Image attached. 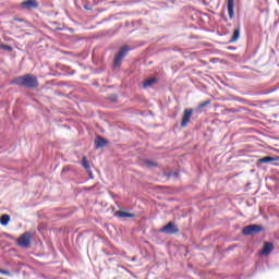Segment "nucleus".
Returning <instances> with one entry per match:
<instances>
[{
  "instance_id": "aec40b11",
  "label": "nucleus",
  "mask_w": 279,
  "mask_h": 279,
  "mask_svg": "<svg viewBox=\"0 0 279 279\" xmlns=\"http://www.w3.org/2000/svg\"><path fill=\"white\" fill-rule=\"evenodd\" d=\"M210 104V100H207L198 106V108H206Z\"/></svg>"
},
{
  "instance_id": "7ed1b4c3",
  "label": "nucleus",
  "mask_w": 279,
  "mask_h": 279,
  "mask_svg": "<svg viewBox=\"0 0 279 279\" xmlns=\"http://www.w3.org/2000/svg\"><path fill=\"white\" fill-rule=\"evenodd\" d=\"M263 231V227L259 225H250L242 229V234L244 236H251L252 234H258V232Z\"/></svg>"
},
{
  "instance_id": "a211bd4d",
  "label": "nucleus",
  "mask_w": 279,
  "mask_h": 279,
  "mask_svg": "<svg viewBox=\"0 0 279 279\" xmlns=\"http://www.w3.org/2000/svg\"><path fill=\"white\" fill-rule=\"evenodd\" d=\"M0 49H3L4 51H12V47L9 45L0 44Z\"/></svg>"
},
{
  "instance_id": "dca6fc26",
  "label": "nucleus",
  "mask_w": 279,
  "mask_h": 279,
  "mask_svg": "<svg viewBox=\"0 0 279 279\" xmlns=\"http://www.w3.org/2000/svg\"><path fill=\"white\" fill-rule=\"evenodd\" d=\"M82 167H84L86 171H90V165L88 163V159H86V157H83Z\"/></svg>"
},
{
  "instance_id": "f03ea898",
  "label": "nucleus",
  "mask_w": 279,
  "mask_h": 279,
  "mask_svg": "<svg viewBox=\"0 0 279 279\" xmlns=\"http://www.w3.org/2000/svg\"><path fill=\"white\" fill-rule=\"evenodd\" d=\"M128 51H130V48L128 46H123L119 52L116 54L113 60V66H121V62H123V58L128 56Z\"/></svg>"
},
{
  "instance_id": "39448f33",
  "label": "nucleus",
  "mask_w": 279,
  "mask_h": 279,
  "mask_svg": "<svg viewBox=\"0 0 279 279\" xmlns=\"http://www.w3.org/2000/svg\"><path fill=\"white\" fill-rule=\"evenodd\" d=\"M160 232L162 234H178L180 229H178V226H175L174 222H168L163 228L160 229Z\"/></svg>"
},
{
  "instance_id": "4be33fe9",
  "label": "nucleus",
  "mask_w": 279,
  "mask_h": 279,
  "mask_svg": "<svg viewBox=\"0 0 279 279\" xmlns=\"http://www.w3.org/2000/svg\"><path fill=\"white\" fill-rule=\"evenodd\" d=\"M19 23H23V19H15Z\"/></svg>"
},
{
  "instance_id": "0eeeda50",
  "label": "nucleus",
  "mask_w": 279,
  "mask_h": 279,
  "mask_svg": "<svg viewBox=\"0 0 279 279\" xmlns=\"http://www.w3.org/2000/svg\"><path fill=\"white\" fill-rule=\"evenodd\" d=\"M271 252H274V244L270 242H265L262 251L263 256H268V254H271Z\"/></svg>"
},
{
  "instance_id": "f3484780",
  "label": "nucleus",
  "mask_w": 279,
  "mask_h": 279,
  "mask_svg": "<svg viewBox=\"0 0 279 279\" xmlns=\"http://www.w3.org/2000/svg\"><path fill=\"white\" fill-rule=\"evenodd\" d=\"M145 165L146 167H158V163H156V161H151V160H145Z\"/></svg>"
},
{
  "instance_id": "423d86ee",
  "label": "nucleus",
  "mask_w": 279,
  "mask_h": 279,
  "mask_svg": "<svg viewBox=\"0 0 279 279\" xmlns=\"http://www.w3.org/2000/svg\"><path fill=\"white\" fill-rule=\"evenodd\" d=\"M191 117H193V109H185L181 121V128H186V125H189Z\"/></svg>"
},
{
  "instance_id": "6e6552de",
  "label": "nucleus",
  "mask_w": 279,
  "mask_h": 279,
  "mask_svg": "<svg viewBox=\"0 0 279 279\" xmlns=\"http://www.w3.org/2000/svg\"><path fill=\"white\" fill-rule=\"evenodd\" d=\"M22 8H26V10H32V8H38V2L36 0H26L22 2Z\"/></svg>"
},
{
  "instance_id": "412c9836",
  "label": "nucleus",
  "mask_w": 279,
  "mask_h": 279,
  "mask_svg": "<svg viewBox=\"0 0 279 279\" xmlns=\"http://www.w3.org/2000/svg\"><path fill=\"white\" fill-rule=\"evenodd\" d=\"M0 274H2L3 276H11V274L5 269H0Z\"/></svg>"
},
{
  "instance_id": "4468645a",
  "label": "nucleus",
  "mask_w": 279,
  "mask_h": 279,
  "mask_svg": "<svg viewBox=\"0 0 279 279\" xmlns=\"http://www.w3.org/2000/svg\"><path fill=\"white\" fill-rule=\"evenodd\" d=\"M275 160H277V159L274 158V157L266 156L264 158H260L259 162H262V163H269V162H275Z\"/></svg>"
},
{
  "instance_id": "1a4fd4ad",
  "label": "nucleus",
  "mask_w": 279,
  "mask_h": 279,
  "mask_svg": "<svg viewBox=\"0 0 279 279\" xmlns=\"http://www.w3.org/2000/svg\"><path fill=\"white\" fill-rule=\"evenodd\" d=\"M228 14L229 19H234V0H228Z\"/></svg>"
},
{
  "instance_id": "20e7f679",
  "label": "nucleus",
  "mask_w": 279,
  "mask_h": 279,
  "mask_svg": "<svg viewBox=\"0 0 279 279\" xmlns=\"http://www.w3.org/2000/svg\"><path fill=\"white\" fill-rule=\"evenodd\" d=\"M19 247L27 248L32 245V233L25 232L17 239Z\"/></svg>"
},
{
  "instance_id": "9b49d317",
  "label": "nucleus",
  "mask_w": 279,
  "mask_h": 279,
  "mask_svg": "<svg viewBox=\"0 0 279 279\" xmlns=\"http://www.w3.org/2000/svg\"><path fill=\"white\" fill-rule=\"evenodd\" d=\"M241 38V28H235L233 31V35L230 39V43H236V40H239Z\"/></svg>"
},
{
  "instance_id": "9d476101",
  "label": "nucleus",
  "mask_w": 279,
  "mask_h": 279,
  "mask_svg": "<svg viewBox=\"0 0 279 279\" xmlns=\"http://www.w3.org/2000/svg\"><path fill=\"white\" fill-rule=\"evenodd\" d=\"M108 141L106 138L98 136L95 141L96 149H100V147H106Z\"/></svg>"
},
{
  "instance_id": "f257e3e1",
  "label": "nucleus",
  "mask_w": 279,
  "mask_h": 279,
  "mask_svg": "<svg viewBox=\"0 0 279 279\" xmlns=\"http://www.w3.org/2000/svg\"><path fill=\"white\" fill-rule=\"evenodd\" d=\"M10 84L13 86H24V88H38V78L34 74H25L15 77Z\"/></svg>"
},
{
  "instance_id": "ddd939ff",
  "label": "nucleus",
  "mask_w": 279,
  "mask_h": 279,
  "mask_svg": "<svg viewBox=\"0 0 279 279\" xmlns=\"http://www.w3.org/2000/svg\"><path fill=\"white\" fill-rule=\"evenodd\" d=\"M156 82H158V80L156 78H148L143 83V87L144 88H150V86H154V84H156Z\"/></svg>"
},
{
  "instance_id": "f8f14e48",
  "label": "nucleus",
  "mask_w": 279,
  "mask_h": 279,
  "mask_svg": "<svg viewBox=\"0 0 279 279\" xmlns=\"http://www.w3.org/2000/svg\"><path fill=\"white\" fill-rule=\"evenodd\" d=\"M116 217H120L121 219H124L125 217L132 218L134 217V214L119 210V211H116Z\"/></svg>"
},
{
  "instance_id": "2eb2a0df",
  "label": "nucleus",
  "mask_w": 279,
  "mask_h": 279,
  "mask_svg": "<svg viewBox=\"0 0 279 279\" xmlns=\"http://www.w3.org/2000/svg\"><path fill=\"white\" fill-rule=\"evenodd\" d=\"M0 223L1 226H8V223H10V217L8 215L1 216Z\"/></svg>"
},
{
  "instance_id": "6ab92c4d",
  "label": "nucleus",
  "mask_w": 279,
  "mask_h": 279,
  "mask_svg": "<svg viewBox=\"0 0 279 279\" xmlns=\"http://www.w3.org/2000/svg\"><path fill=\"white\" fill-rule=\"evenodd\" d=\"M168 178H178L179 173L178 172H169Z\"/></svg>"
}]
</instances>
